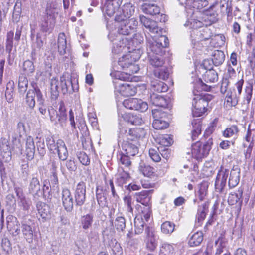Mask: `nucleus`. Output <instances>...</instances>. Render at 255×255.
Masks as SVG:
<instances>
[{
  "label": "nucleus",
  "mask_w": 255,
  "mask_h": 255,
  "mask_svg": "<svg viewBox=\"0 0 255 255\" xmlns=\"http://www.w3.org/2000/svg\"><path fill=\"white\" fill-rule=\"evenodd\" d=\"M38 213L43 219L46 220L49 216L50 212L49 207L44 203H39L37 204Z\"/></svg>",
  "instance_id": "34"
},
{
  "label": "nucleus",
  "mask_w": 255,
  "mask_h": 255,
  "mask_svg": "<svg viewBox=\"0 0 255 255\" xmlns=\"http://www.w3.org/2000/svg\"><path fill=\"white\" fill-rule=\"evenodd\" d=\"M135 208L139 213L141 212L143 214L144 219L148 221L151 213V207H142L141 205L137 204L135 206Z\"/></svg>",
  "instance_id": "42"
},
{
  "label": "nucleus",
  "mask_w": 255,
  "mask_h": 255,
  "mask_svg": "<svg viewBox=\"0 0 255 255\" xmlns=\"http://www.w3.org/2000/svg\"><path fill=\"white\" fill-rule=\"evenodd\" d=\"M143 90V95H146V89L144 85L134 87L126 83H119L115 87L116 94L119 93L121 96H134L138 91Z\"/></svg>",
  "instance_id": "5"
},
{
  "label": "nucleus",
  "mask_w": 255,
  "mask_h": 255,
  "mask_svg": "<svg viewBox=\"0 0 255 255\" xmlns=\"http://www.w3.org/2000/svg\"><path fill=\"white\" fill-rule=\"evenodd\" d=\"M237 97H225L224 104L226 107L235 106L238 103Z\"/></svg>",
  "instance_id": "60"
},
{
  "label": "nucleus",
  "mask_w": 255,
  "mask_h": 255,
  "mask_svg": "<svg viewBox=\"0 0 255 255\" xmlns=\"http://www.w3.org/2000/svg\"><path fill=\"white\" fill-rule=\"evenodd\" d=\"M115 22L117 23L115 26L117 27V31L119 35L115 36L114 33L110 32L108 35V38L114 42L113 52L118 54L126 48V42L128 41L126 38H122L120 35H128L133 33L137 28L138 22L134 18Z\"/></svg>",
  "instance_id": "1"
},
{
  "label": "nucleus",
  "mask_w": 255,
  "mask_h": 255,
  "mask_svg": "<svg viewBox=\"0 0 255 255\" xmlns=\"http://www.w3.org/2000/svg\"><path fill=\"white\" fill-rule=\"evenodd\" d=\"M60 83L62 87L61 90L63 94H65V92L68 91L70 86L72 87V83L71 80H66L65 77L63 76L60 77Z\"/></svg>",
  "instance_id": "54"
},
{
  "label": "nucleus",
  "mask_w": 255,
  "mask_h": 255,
  "mask_svg": "<svg viewBox=\"0 0 255 255\" xmlns=\"http://www.w3.org/2000/svg\"><path fill=\"white\" fill-rule=\"evenodd\" d=\"M144 222L142 218L135 217L134 219V231L136 234H140L144 230Z\"/></svg>",
  "instance_id": "44"
},
{
  "label": "nucleus",
  "mask_w": 255,
  "mask_h": 255,
  "mask_svg": "<svg viewBox=\"0 0 255 255\" xmlns=\"http://www.w3.org/2000/svg\"><path fill=\"white\" fill-rule=\"evenodd\" d=\"M128 129V141H124L122 144V153L130 156H134L138 153V142L135 140L140 137L138 133L143 130L138 128Z\"/></svg>",
  "instance_id": "2"
},
{
  "label": "nucleus",
  "mask_w": 255,
  "mask_h": 255,
  "mask_svg": "<svg viewBox=\"0 0 255 255\" xmlns=\"http://www.w3.org/2000/svg\"><path fill=\"white\" fill-rule=\"evenodd\" d=\"M139 170L144 176L148 177H151L154 173L153 168L144 163L140 164Z\"/></svg>",
  "instance_id": "41"
},
{
  "label": "nucleus",
  "mask_w": 255,
  "mask_h": 255,
  "mask_svg": "<svg viewBox=\"0 0 255 255\" xmlns=\"http://www.w3.org/2000/svg\"><path fill=\"white\" fill-rule=\"evenodd\" d=\"M240 169L237 167H234L230 171V177L228 181L229 188L235 187L240 181Z\"/></svg>",
  "instance_id": "18"
},
{
  "label": "nucleus",
  "mask_w": 255,
  "mask_h": 255,
  "mask_svg": "<svg viewBox=\"0 0 255 255\" xmlns=\"http://www.w3.org/2000/svg\"><path fill=\"white\" fill-rule=\"evenodd\" d=\"M13 36L14 32L10 31L8 32L6 35L5 50L9 54V57H10V54L13 47Z\"/></svg>",
  "instance_id": "36"
},
{
  "label": "nucleus",
  "mask_w": 255,
  "mask_h": 255,
  "mask_svg": "<svg viewBox=\"0 0 255 255\" xmlns=\"http://www.w3.org/2000/svg\"><path fill=\"white\" fill-rule=\"evenodd\" d=\"M134 12V6L131 3L124 4L117 10L115 15V21H119L128 18Z\"/></svg>",
  "instance_id": "9"
},
{
  "label": "nucleus",
  "mask_w": 255,
  "mask_h": 255,
  "mask_svg": "<svg viewBox=\"0 0 255 255\" xmlns=\"http://www.w3.org/2000/svg\"><path fill=\"white\" fill-rule=\"evenodd\" d=\"M14 191L18 198L19 206H21L23 210H28L30 208V202L25 198L22 188L16 187L14 188Z\"/></svg>",
  "instance_id": "16"
},
{
  "label": "nucleus",
  "mask_w": 255,
  "mask_h": 255,
  "mask_svg": "<svg viewBox=\"0 0 255 255\" xmlns=\"http://www.w3.org/2000/svg\"><path fill=\"white\" fill-rule=\"evenodd\" d=\"M243 189L242 188L240 187L236 192L231 193L229 195L228 198V202L230 205H235L238 202L240 204L242 203V195Z\"/></svg>",
  "instance_id": "20"
},
{
  "label": "nucleus",
  "mask_w": 255,
  "mask_h": 255,
  "mask_svg": "<svg viewBox=\"0 0 255 255\" xmlns=\"http://www.w3.org/2000/svg\"><path fill=\"white\" fill-rule=\"evenodd\" d=\"M7 228L13 236H17L20 232L19 224L16 218L13 221L7 222Z\"/></svg>",
  "instance_id": "37"
},
{
  "label": "nucleus",
  "mask_w": 255,
  "mask_h": 255,
  "mask_svg": "<svg viewBox=\"0 0 255 255\" xmlns=\"http://www.w3.org/2000/svg\"><path fill=\"white\" fill-rule=\"evenodd\" d=\"M93 216L90 214H87L82 218V224L83 228L87 229L91 227L93 222Z\"/></svg>",
  "instance_id": "55"
},
{
  "label": "nucleus",
  "mask_w": 255,
  "mask_h": 255,
  "mask_svg": "<svg viewBox=\"0 0 255 255\" xmlns=\"http://www.w3.org/2000/svg\"><path fill=\"white\" fill-rule=\"evenodd\" d=\"M65 165L69 171H75L77 169L76 161L73 158L67 160Z\"/></svg>",
  "instance_id": "64"
},
{
  "label": "nucleus",
  "mask_w": 255,
  "mask_h": 255,
  "mask_svg": "<svg viewBox=\"0 0 255 255\" xmlns=\"http://www.w3.org/2000/svg\"><path fill=\"white\" fill-rule=\"evenodd\" d=\"M191 138L193 141L197 139L202 130V124L200 119H194L192 122Z\"/></svg>",
  "instance_id": "21"
},
{
  "label": "nucleus",
  "mask_w": 255,
  "mask_h": 255,
  "mask_svg": "<svg viewBox=\"0 0 255 255\" xmlns=\"http://www.w3.org/2000/svg\"><path fill=\"white\" fill-rule=\"evenodd\" d=\"M23 70L27 73H32L35 70V67L32 61L30 60H26L23 63Z\"/></svg>",
  "instance_id": "59"
},
{
  "label": "nucleus",
  "mask_w": 255,
  "mask_h": 255,
  "mask_svg": "<svg viewBox=\"0 0 255 255\" xmlns=\"http://www.w3.org/2000/svg\"><path fill=\"white\" fill-rule=\"evenodd\" d=\"M162 48L155 41L148 42L147 45L148 55H160Z\"/></svg>",
  "instance_id": "26"
},
{
  "label": "nucleus",
  "mask_w": 255,
  "mask_h": 255,
  "mask_svg": "<svg viewBox=\"0 0 255 255\" xmlns=\"http://www.w3.org/2000/svg\"><path fill=\"white\" fill-rule=\"evenodd\" d=\"M144 41L143 36L140 33H136L130 41L128 42V45H133L135 48L140 44Z\"/></svg>",
  "instance_id": "49"
},
{
  "label": "nucleus",
  "mask_w": 255,
  "mask_h": 255,
  "mask_svg": "<svg viewBox=\"0 0 255 255\" xmlns=\"http://www.w3.org/2000/svg\"><path fill=\"white\" fill-rule=\"evenodd\" d=\"M45 38L42 39L41 34L38 33L36 35L35 40L33 42L32 44V53H35L37 50L41 49L44 44V41Z\"/></svg>",
  "instance_id": "38"
},
{
  "label": "nucleus",
  "mask_w": 255,
  "mask_h": 255,
  "mask_svg": "<svg viewBox=\"0 0 255 255\" xmlns=\"http://www.w3.org/2000/svg\"><path fill=\"white\" fill-rule=\"evenodd\" d=\"M132 58V56L130 54L125 55L120 58L118 61V65L123 69L126 70L129 68L132 62H134Z\"/></svg>",
  "instance_id": "30"
},
{
  "label": "nucleus",
  "mask_w": 255,
  "mask_h": 255,
  "mask_svg": "<svg viewBox=\"0 0 255 255\" xmlns=\"http://www.w3.org/2000/svg\"><path fill=\"white\" fill-rule=\"evenodd\" d=\"M217 73L213 69L207 71L204 76V79L206 82L214 83L218 80Z\"/></svg>",
  "instance_id": "39"
},
{
  "label": "nucleus",
  "mask_w": 255,
  "mask_h": 255,
  "mask_svg": "<svg viewBox=\"0 0 255 255\" xmlns=\"http://www.w3.org/2000/svg\"><path fill=\"white\" fill-rule=\"evenodd\" d=\"M152 104L155 106L167 108L170 102L169 97H150Z\"/></svg>",
  "instance_id": "22"
},
{
  "label": "nucleus",
  "mask_w": 255,
  "mask_h": 255,
  "mask_svg": "<svg viewBox=\"0 0 255 255\" xmlns=\"http://www.w3.org/2000/svg\"><path fill=\"white\" fill-rule=\"evenodd\" d=\"M141 9L145 14L151 15L159 14L160 11V7L154 4L144 3Z\"/></svg>",
  "instance_id": "23"
},
{
  "label": "nucleus",
  "mask_w": 255,
  "mask_h": 255,
  "mask_svg": "<svg viewBox=\"0 0 255 255\" xmlns=\"http://www.w3.org/2000/svg\"><path fill=\"white\" fill-rule=\"evenodd\" d=\"M25 152L28 160H31L34 158L35 146L33 138L31 136H28L26 139Z\"/></svg>",
  "instance_id": "19"
},
{
  "label": "nucleus",
  "mask_w": 255,
  "mask_h": 255,
  "mask_svg": "<svg viewBox=\"0 0 255 255\" xmlns=\"http://www.w3.org/2000/svg\"><path fill=\"white\" fill-rule=\"evenodd\" d=\"M151 190H144L140 192L136 193L135 198L137 202L141 203L143 207H151L150 202Z\"/></svg>",
  "instance_id": "15"
},
{
  "label": "nucleus",
  "mask_w": 255,
  "mask_h": 255,
  "mask_svg": "<svg viewBox=\"0 0 255 255\" xmlns=\"http://www.w3.org/2000/svg\"><path fill=\"white\" fill-rule=\"evenodd\" d=\"M119 159L121 164L126 167H129L131 165V162L130 160V156L122 153L119 155Z\"/></svg>",
  "instance_id": "58"
},
{
  "label": "nucleus",
  "mask_w": 255,
  "mask_h": 255,
  "mask_svg": "<svg viewBox=\"0 0 255 255\" xmlns=\"http://www.w3.org/2000/svg\"><path fill=\"white\" fill-rule=\"evenodd\" d=\"M123 105L127 109L140 111L142 112L148 109V104L142 100L129 98L125 99L123 102Z\"/></svg>",
  "instance_id": "8"
},
{
  "label": "nucleus",
  "mask_w": 255,
  "mask_h": 255,
  "mask_svg": "<svg viewBox=\"0 0 255 255\" xmlns=\"http://www.w3.org/2000/svg\"><path fill=\"white\" fill-rule=\"evenodd\" d=\"M41 186L37 178L33 177L30 180L29 185V191L33 195H38L40 192Z\"/></svg>",
  "instance_id": "28"
},
{
  "label": "nucleus",
  "mask_w": 255,
  "mask_h": 255,
  "mask_svg": "<svg viewBox=\"0 0 255 255\" xmlns=\"http://www.w3.org/2000/svg\"><path fill=\"white\" fill-rule=\"evenodd\" d=\"M124 202L125 205L126 206L127 210L128 212L132 214L133 209L132 206L133 203L132 198L130 196L124 197Z\"/></svg>",
  "instance_id": "61"
},
{
  "label": "nucleus",
  "mask_w": 255,
  "mask_h": 255,
  "mask_svg": "<svg viewBox=\"0 0 255 255\" xmlns=\"http://www.w3.org/2000/svg\"><path fill=\"white\" fill-rule=\"evenodd\" d=\"M62 201L64 209L67 212H71L74 206V199L71 192L68 189H64L62 191Z\"/></svg>",
  "instance_id": "14"
},
{
  "label": "nucleus",
  "mask_w": 255,
  "mask_h": 255,
  "mask_svg": "<svg viewBox=\"0 0 255 255\" xmlns=\"http://www.w3.org/2000/svg\"><path fill=\"white\" fill-rule=\"evenodd\" d=\"M238 132V129L236 126L233 125L227 128L224 132L223 135L226 137H235Z\"/></svg>",
  "instance_id": "50"
},
{
  "label": "nucleus",
  "mask_w": 255,
  "mask_h": 255,
  "mask_svg": "<svg viewBox=\"0 0 255 255\" xmlns=\"http://www.w3.org/2000/svg\"><path fill=\"white\" fill-rule=\"evenodd\" d=\"M175 229L174 223L170 221H165L161 226V232L165 234L172 233Z\"/></svg>",
  "instance_id": "40"
},
{
  "label": "nucleus",
  "mask_w": 255,
  "mask_h": 255,
  "mask_svg": "<svg viewBox=\"0 0 255 255\" xmlns=\"http://www.w3.org/2000/svg\"><path fill=\"white\" fill-rule=\"evenodd\" d=\"M164 114L157 109L152 110V116L154 119L152 126L155 129H163L169 126L168 123L162 119V116L161 115Z\"/></svg>",
  "instance_id": "13"
},
{
  "label": "nucleus",
  "mask_w": 255,
  "mask_h": 255,
  "mask_svg": "<svg viewBox=\"0 0 255 255\" xmlns=\"http://www.w3.org/2000/svg\"><path fill=\"white\" fill-rule=\"evenodd\" d=\"M150 57V63L153 66L160 67L164 64V61L159 57L160 55H148Z\"/></svg>",
  "instance_id": "46"
},
{
  "label": "nucleus",
  "mask_w": 255,
  "mask_h": 255,
  "mask_svg": "<svg viewBox=\"0 0 255 255\" xmlns=\"http://www.w3.org/2000/svg\"><path fill=\"white\" fill-rule=\"evenodd\" d=\"M212 145V140L209 138L205 143L202 144L197 142L192 146V156L197 160H200L206 157L209 154Z\"/></svg>",
  "instance_id": "4"
},
{
  "label": "nucleus",
  "mask_w": 255,
  "mask_h": 255,
  "mask_svg": "<svg viewBox=\"0 0 255 255\" xmlns=\"http://www.w3.org/2000/svg\"><path fill=\"white\" fill-rule=\"evenodd\" d=\"M58 84V81L55 78H53L51 81V96H59L60 94Z\"/></svg>",
  "instance_id": "52"
},
{
  "label": "nucleus",
  "mask_w": 255,
  "mask_h": 255,
  "mask_svg": "<svg viewBox=\"0 0 255 255\" xmlns=\"http://www.w3.org/2000/svg\"><path fill=\"white\" fill-rule=\"evenodd\" d=\"M196 34L201 41L209 40L213 36L211 30L208 27H204L199 31L197 30Z\"/></svg>",
  "instance_id": "32"
},
{
  "label": "nucleus",
  "mask_w": 255,
  "mask_h": 255,
  "mask_svg": "<svg viewBox=\"0 0 255 255\" xmlns=\"http://www.w3.org/2000/svg\"><path fill=\"white\" fill-rule=\"evenodd\" d=\"M46 142L48 148L51 151H53L58 148L57 142L55 143L54 139L51 137H47L46 139Z\"/></svg>",
  "instance_id": "62"
},
{
  "label": "nucleus",
  "mask_w": 255,
  "mask_h": 255,
  "mask_svg": "<svg viewBox=\"0 0 255 255\" xmlns=\"http://www.w3.org/2000/svg\"><path fill=\"white\" fill-rule=\"evenodd\" d=\"M202 24V22L200 21L194 19H191L187 21L184 24V25L185 26H189L191 29H196L201 27Z\"/></svg>",
  "instance_id": "53"
},
{
  "label": "nucleus",
  "mask_w": 255,
  "mask_h": 255,
  "mask_svg": "<svg viewBox=\"0 0 255 255\" xmlns=\"http://www.w3.org/2000/svg\"><path fill=\"white\" fill-rule=\"evenodd\" d=\"M21 228L24 238L28 242H32L33 239V228L27 223H23L22 224Z\"/></svg>",
  "instance_id": "27"
},
{
  "label": "nucleus",
  "mask_w": 255,
  "mask_h": 255,
  "mask_svg": "<svg viewBox=\"0 0 255 255\" xmlns=\"http://www.w3.org/2000/svg\"><path fill=\"white\" fill-rule=\"evenodd\" d=\"M152 90L158 93L165 92L168 90V86L162 82H157L152 85Z\"/></svg>",
  "instance_id": "47"
},
{
  "label": "nucleus",
  "mask_w": 255,
  "mask_h": 255,
  "mask_svg": "<svg viewBox=\"0 0 255 255\" xmlns=\"http://www.w3.org/2000/svg\"><path fill=\"white\" fill-rule=\"evenodd\" d=\"M229 172V171L226 169H222L219 171L215 183V188L217 191L221 193L224 192Z\"/></svg>",
  "instance_id": "10"
},
{
  "label": "nucleus",
  "mask_w": 255,
  "mask_h": 255,
  "mask_svg": "<svg viewBox=\"0 0 255 255\" xmlns=\"http://www.w3.org/2000/svg\"><path fill=\"white\" fill-rule=\"evenodd\" d=\"M211 87L203 83L201 80H199L196 84L193 90L194 96H211L209 94H203L200 93L201 91H209L210 90Z\"/></svg>",
  "instance_id": "24"
},
{
  "label": "nucleus",
  "mask_w": 255,
  "mask_h": 255,
  "mask_svg": "<svg viewBox=\"0 0 255 255\" xmlns=\"http://www.w3.org/2000/svg\"><path fill=\"white\" fill-rule=\"evenodd\" d=\"M52 65L50 63L48 64L45 69H40L37 72L36 78L41 79L42 80H46L50 78L51 74Z\"/></svg>",
  "instance_id": "31"
},
{
  "label": "nucleus",
  "mask_w": 255,
  "mask_h": 255,
  "mask_svg": "<svg viewBox=\"0 0 255 255\" xmlns=\"http://www.w3.org/2000/svg\"><path fill=\"white\" fill-rule=\"evenodd\" d=\"M115 226L117 230L123 231L126 228V221L122 216L117 217L114 222Z\"/></svg>",
  "instance_id": "48"
},
{
  "label": "nucleus",
  "mask_w": 255,
  "mask_h": 255,
  "mask_svg": "<svg viewBox=\"0 0 255 255\" xmlns=\"http://www.w3.org/2000/svg\"><path fill=\"white\" fill-rule=\"evenodd\" d=\"M75 202L77 206H82L86 199V185L83 182H80L76 186L75 191Z\"/></svg>",
  "instance_id": "12"
},
{
  "label": "nucleus",
  "mask_w": 255,
  "mask_h": 255,
  "mask_svg": "<svg viewBox=\"0 0 255 255\" xmlns=\"http://www.w3.org/2000/svg\"><path fill=\"white\" fill-rule=\"evenodd\" d=\"M141 23L152 33H158L160 29L157 25L156 22L148 19L144 16H140Z\"/></svg>",
  "instance_id": "17"
},
{
  "label": "nucleus",
  "mask_w": 255,
  "mask_h": 255,
  "mask_svg": "<svg viewBox=\"0 0 255 255\" xmlns=\"http://www.w3.org/2000/svg\"><path fill=\"white\" fill-rule=\"evenodd\" d=\"M162 148V147H160ZM160 151V147L157 149L151 148L149 150V155L152 160L156 162H159L161 160V157L159 154V152Z\"/></svg>",
  "instance_id": "56"
},
{
  "label": "nucleus",
  "mask_w": 255,
  "mask_h": 255,
  "mask_svg": "<svg viewBox=\"0 0 255 255\" xmlns=\"http://www.w3.org/2000/svg\"><path fill=\"white\" fill-rule=\"evenodd\" d=\"M206 215L205 205L199 207L196 215V223L200 226L202 222L204 220Z\"/></svg>",
  "instance_id": "45"
},
{
  "label": "nucleus",
  "mask_w": 255,
  "mask_h": 255,
  "mask_svg": "<svg viewBox=\"0 0 255 255\" xmlns=\"http://www.w3.org/2000/svg\"><path fill=\"white\" fill-rule=\"evenodd\" d=\"M46 15L43 17L40 23V30L43 32H52L55 24V19L58 12L55 8L47 7L46 9Z\"/></svg>",
  "instance_id": "3"
},
{
  "label": "nucleus",
  "mask_w": 255,
  "mask_h": 255,
  "mask_svg": "<svg viewBox=\"0 0 255 255\" xmlns=\"http://www.w3.org/2000/svg\"><path fill=\"white\" fill-rule=\"evenodd\" d=\"M146 248L150 252H153L156 249L157 243L155 239L145 240Z\"/></svg>",
  "instance_id": "57"
},
{
  "label": "nucleus",
  "mask_w": 255,
  "mask_h": 255,
  "mask_svg": "<svg viewBox=\"0 0 255 255\" xmlns=\"http://www.w3.org/2000/svg\"><path fill=\"white\" fill-rule=\"evenodd\" d=\"M225 54L221 50H215L212 54V60L213 64L217 66L221 65L225 60Z\"/></svg>",
  "instance_id": "33"
},
{
  "label": "nucleus",
  "mask_w": 255,
  "mask_h": 255,
  "mask_svg": "<svg viewBox=\"0 0 255 255\" xmlns=\"http://www.w3.org/2000/svg\"><path fill=\"white\" fill-rule=\"evenodd\" d=\"M173 247L168 243H164L160 248L159 255H174Z\"/></svg>",
  "instance_id": "43"
},
{
  "label": "nucleus",
  "mask_w": 255,
  "mask_h": 255,
  "mask_svg": "<svg viewBox=\"0 0 255 255\" xmlns=\"http://www.w3.org/2000/svg\"><path fill=\"white\" fill-rule=\"evenodd\" d=\"M211 99L207 97H196L193 100L192 105L194 109L192 110L193 117H200L206 111L208 102Z\"/></svg>",
  "instance_id": "6"
},
{
  "label": "nucleus",
  "mask_w": 255,
  "mask_h": 255,
  "mask_svg": "<svg viewBox=\"0 0 255 255\" xmlns=\"http://www.w3.org/2000/svg\"><path fill=\"white\" fill-rule=\"evenodd\" d=\"M37 150L39 155L42 157L46 153L45 146L43 139L40 138L36 143Z\"/></svg>",
  "instance_id": "63"
},
{
  "label": "nucleus",
  "mask_w": 255,
  "mask_h": 255,
  "mask_svg": "<svg viewBox=\"0 0 255 255\" xmlns=\"http://www.w3.org/2000/svg\"><path fill=\"white\" fill-rule=\"evenodd\" d=\"M58 51L61 55L66 53L67 48V41L64 33H61L59 34L58 38Z\"/></svg>",
  "instance_id": "29"
},
{
  "label": "nucleus",
  "mask_w": 255,
  "mask_h": 255,
  "mask_svg": "<svg viewBox=\"0 0 255 255\" xmlns=\"http://www.w3.org/2000/svg\"><path fill=\"white\" fill-rule=\"evenodd\" d=\"M48 112L52 122H55L56 124L59 123L61 125L65 122L67 114L65 105L63 101H61L59 103V113H58L57 111L52 107L48 109Z\"/></svg>",
  "instance_id": "7"
},
{
  "label": "nucleus",
  "mask_w": 255,
  "mask_h": 255,
  "mask_svg": "<svg viewBox=\"0 0 255 255\" xmlns=\"http://www.w3.org/2000/svg\"><path fill=\"white\" fill-rule=\"evenodd\" d=\"M203 239V233L201 232H197L191 237L189 241V244L191 247L199 246L202 242Z\"/></svg>",
  "instance_id": "35"
},
{
  "label": "nucleus",
  "mask_w": 255,
  "mask_h": 255,
  "mask_svg": "<svg viewBox=\"0 0 255 255\" xmlns=\"http://www.w3.org/2000/svg\"><path fill=\"white\" fill-rule=\"evenodd\" d=\"M122 1L123 0H120V1L117 0H106L103 8V12L109 17L112 16L114 13H116Z\"/></svg>",
  "instance_id": "11"
},
{
  "label": "nucleus",
  "mask_w": 255,
  "mask_h": 255,
  "mask_svg": "<svg viewBox=\"0 0 255 255\" xmlns=\"http://www.w3.org/2000/svg\"><path fill=\"white\" fill-rule=\"evenodd\" d=\"M57 146L58 148L56 150L59 159L63 161L65 160L68 156V152L64 142L61 139L58 140Z\"/></svg>",
  "instance_id": "25"
},
{
  "label": "nucleus",
  "mask_w": 255,
  "mask_h": 255,
  "mask_svg": "<svg viewBox=\"0 0 255 255\" xmlns=\"http://www.w3.org/2000/svg\"><path fill=\"white\" fill-rule=\"evenodd\" d=\"M59 162L57 160H52L50 163V172L52 174L54 181H58L57 169Z\"/></svg>",
  "instance_id": "51"
}]
</instances>
